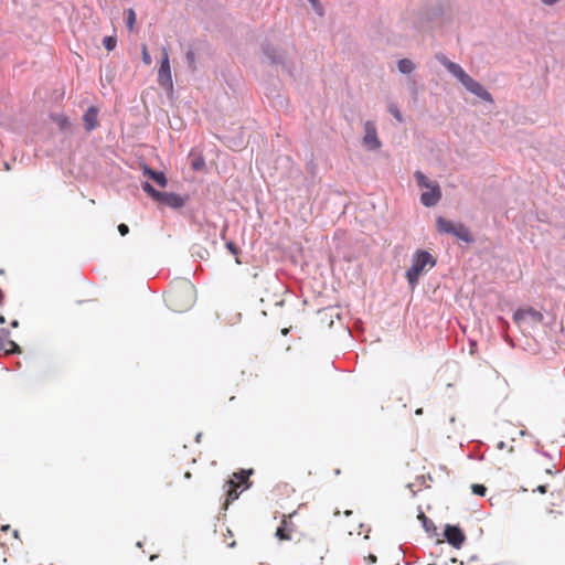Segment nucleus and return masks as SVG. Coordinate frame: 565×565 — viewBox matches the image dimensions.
Returning a JSON list of instances; mask_svg holds the SVG:
<instances>
[{
	"label": "nucleus",
	"mask_w": 565,
	"mask_h": 565,
	"mask_svg": "<svg viewBox=\"0 0 565 565\" xmlns=\"http://www.w3.org/2000/svg\"><path fill=\"white\" fill-rule=\"evenodd\" d=\"M397 68L402 74H411L415 70V64L409 58H402L397 62Z\"/></svg>",
	"instance_id": "2eb2a0df"
},
{
	"label": "nucleus",
	"mask_w": 565,
	"mask_h": 565,
	"mask_svg": "<svg viewBox=\"0 0 565 565\" xmlns=\"http://www.w3.org/2000/svg\"><path fill=\"white\" fill-rule=\"evenodd\" d=\"M204 164H205L204 160L202 158H199L192 162V168H193V170L199 171L204 167Z\"/></svg>",
	"instance_id": "c85d7f7f"
},
{
	"label": "nucleus",
	"mask_w": 565,
	"mask_h": 565,
	"mask_svg": "<svg viewBox=\"0 0 565 565\" xmlns=\"http://www.w3.org/2000/svg\"><path fill=\"white\" fill-rule=\"evenodd\" d=\"M436 258L427 250L417 249L412 256V266L406 270V279L412 288L418 284L419 276L427 268L436 266Z\"/></svg>",
	"instance_id": "f03ea898"
},
{
	"label": "nucleus",
	"mask_w": 565,
	"mask_h": 565,
	"mask_svg": "<svg viewBox=\"0 0 565 565\" xmlns=\"http://www.w3.org/2000/svg\"><path fill=\"white\" fill-rule=\"evenodd\" d=\"M118 232L121 236H125L126 234H128L129 227L126 224L121 223L118 225Z\"/></svg>",
	"instance_id": "7c9ffc66"
},
{
	"label": "nucleus",
	"mask_w": 565,
	"mask_h": 565,
	"mask_svg": "<svg viewBox=\"0 0 565 565\" xmlns=\"http://www.w3.org/2000/svg\"><path fill=\"white\" fill-rule=\"evenodd\" d=\"M415 414H416V415H422V414H423V409H422V408L416 409V411H415Z\"/></svg>",
	"instance_id": "ea45409f"
},
{
	"label": "nucleus",
	"mask_w": 565,
	"mask_h": 565,
	"mask_svg": "<svg viewBox=\"0 0 565 565\" xmlns=\"http://www.w3.org/2000/svg\"><path fill=\"white\" fill-rule=\"evenodd\" d=\"M8 337V330H0V351H4L7 354L20 353V347L14 341L9 340Z\"/></svg>",
	"instance_id": "9b49d317"
},
{
	"label": "nucleus",
	"mask_w": 565,
	"mask_h": 565,
	"mask_svg": "<svg viewBox=\"0 0 565 565\" xmlns=\"http://www.w3.org/2000/svg\"><path fill=\"white\" fill-rule=\"evenodd\" d=\"M135 22H136V13H135L134 9L129 8L127 10V25L130 30L132 29Z\"/></svg>",
	"instance_id": "393cba45"
},
{
	"label": "nucleus",
	"mask_w": 565,
	"mask_h": 565,
	"mask_svg": "<svg viewBox=\"0 0 565 565\" xmlns=\"http://www.w3.org/2000/svg\"><path fill=\"white\" fill-rule=\"evenodd\" d=\"M52 119L58 126V128L61 130L66 131V130L71 129V122H70L68 118L66 116H64L63 114L52 115Z\"/></svg>",
	"instance_id": "dca6fc26"
},
{
	"label": "nucleus",
	"mask_w": 565,
	"mask_h": 565,
	"mask_svg": "<svg viewBox=\"0 0 565 565\" xmlns=\"http://www.w3.org/2000/svg\"><path fill=\"white\" fill-rule=\"evenodd\" d=\"M228 490H227V499L226 502L230 503L234 500H236L239 495V493L236 490V483L234 479H231L227 481Z\"/></svg>",
	"instance_id": "f3484780"
},
{
	"label": "nucleus",
	"mask_w": 565,
	"mask_h": 565,
	"mask_svg": "<svg viewBox=\"0 0 565 565\" xmlns=\"http://www.w3.org/2000/svg\"><path fill=\"white\" fill-rule=\"evenodd\" d=\"M308 1L312 4V7L316 10V12L321 15L322 14V9L320 7L319 0H308Z\"/></svg>",
	"instance_id": "c756f323"
},
{
	"label": "nucleus",
	"mask_w": 565,
	"mask_h": 565,
	"mask_svg": "<svg viewBox=\"0 0 565 565\" xmlns=\"http://www.w3.org/2000/svg\"><path fill=\"white\" fill-rule=\"evenodd\" d=\"M200 438H201V434H198L196 435V441H200Z\"/></svg>",
	"instance_id": "79ce46f5"
},
{
	"label": "nucleus",
	"mask_w": 565,
	"mask_h": 565,
	"mask_svg": "<svg viewBox=\"0 0 565 565\" xmlns=\"http://www.w3.org/2000/svg\"><path fill=\"white\" fill-rule=\"evenodd\" d=\"M497 448L502 450L505 448V443L504 441H499L498 445H497Z\"/></svg>",
	"instance_id": "f704fd0d"
},
{
	"label": "nucleus",
	"mask_w": 565,
	"mask_h": 565,
	"mask_svg": "<svg viewBox=\"0 0 565 565\" xmlns=\"http://www.w3.org/2000/svg\"><path fill=\"white\" fill-rule=\"evenodd\" d=\"M9 529H10V525H8V524L1 526V531H3V532L8 531Z\"/></svg>",
	"instance_id": "c9c22d12"
},
{
	"label": "nucleus",
	"mask_w": 565,
	"mask_h": 565,
	"mask_svg": "<svg viewBox=\"0 0 565 565\" xmlns=\"http://www.w3.org/2000/svg\"><path fill=\"white\" fill-rule=\"evenodd\" d=\"M226 247L233 254H237V252H238V248L236 247V245L233 242H227Z\"/></svg>",
	"instance_id": "2f4dec72"
},
{
	"label": "nucleus",
	"mask_w": 565,
	"mask_h": 565,
	"mask_svg": "<svg viewBox=\"0 0 565 565\" xmlns=\"http://www.w3.org/2000/svg\"><path fill=\"white\" fill-rule=\"evenodd\" d=\"M415 178H416V181L418 183L419 186L422 188H428L430 186L431 184H434L435 182L433 181H429L426 175L424 173H422L420 171H416L415 172Z\"/></svg>",
	"instance_id": "a211bd4d"
},
{
	"label": "nucleus",
	"mask_w": 565,
	"mask_h": 565,
	"mask_svg": "<svg viewBox=\"0 0 565 565\" xmlns=\"http://www.w3.org/2000/svg\"><path fill=\"white\" fill-rule=\"evenodd\" d=\"M18 533H19V532H18L17 530L13 532V534H14V536H15V537H18Z\"/></svg>",
	"instance_id": "37998d69"
},
{
	"label": "nucleus",
	"mask_w": 565,
	"mask_h": 565,
	"mask_svg": "<svg viewBox=\"0 0 565 565\" xmlns=\"http://www.w3.org/2000/svg\"><path fill=\"white\" fill-rule=\"evenodd\" d=\"M193 294H194V287L188 282L183 281L181 287L178 289L177 295L180 297H186L188 301L184 305H178L175 303L174 299H170V306L174 311H184L189 309L192 306L193 302Z\"/></svg>",
	"instance_id": "423d86ee"
},
{
	"label": "nucleus",
	"mask_w": 565,
	"mask_h": 565,
	"mask_svg": "<svg viewBox=\"0 0 565 565\" xmlns=\"http://www.w3.org/2000/svg\"><path fill=\"white\" fill-rule=\"evenodd\" d=\"M441 198V190L438 183H434L427 188V191L420 195V202L426 207L435 206Z\"/></svg>",
	"instance_id": "1a4fd4ad"
},
{
	"label": "nucleus",
	"mask_w": 565,
	"mask_h": 565,
	"mask_svg": "<svg viewBox=\"0 0 565 565\" xmlns=\"http://www.w3.org/2000/svg\"><path fill=\"white\" fill-rule=\"evenodd\" d=\"M542 318H543L542 313L536 311L533 308L518 309L513 313V320L519 324L527 322V321L537 322V321H541Z\"/></svg>",
	"instance_id": "9d476101"
},
{
	"label": "nucleus",
	"mask_w": 565,
	"mask_h": 565,
	"mask_svg": "<svg viewBox=\"0 0 565 565\" xmlns=\"http://www.w3.org/2000/svg\"><path fill=\"white\" fill-rule=\"evenodd\" d=\"M158 82L164 87L172 88L173 86L170 61L167 49H163V56L158 71Z\"/></svg>",
	"instance_id": "0eeeda50"
},
{
	"label": "nucleus",
	"mask_w": 565,
	"mask_h": 565,
	"mask_svg": "<svg viewBox=\"0 0 565 565\" xmlns=\"http://www.w3.org/2000/svg\"><path fill=\"white\" fill-rule=\"evenodd\" d=\"M141 188L156 202L164 204L169 207L181 209L185 204V196H181L180 194L173 192H160L156 190L149 182H143Z\"/></svg>",
	"instance_id": "20e7f679"
},
{
	"label": "nucleus",
	"mask_w": 565,
	"mask_h": 565,
	"mask_svg": "<svg viewBox=\"0 0 565 565\" xmlns=\"http://www.w3.org/2000/svg\"><path fill=\"white\" fill-rule=\"evenodd\" d=\"M103 44L107 51H113L117 45V39L114 36H105Z\"/></svg>",
	"instance_id": "4be33fe9"
},
{
	"label": "nucleus",
	"mask_w": 565,
	"mask_h": 565,
	"mask_svg": "<svg viewBox=\"0 0 565 565\" xmlns=\"http://www.w3.org/2000/svg\"><path fill=\"white\" fill-rule=\"evenodd\" d=\"M18 324H19V322H18L17 320H13V321L11 322V326H12L13 328L18 327Z\"/></svg>",
	"instance_id": "58836bf2"
},
{
	"label": "nucleus",
	"mask_w": 565,
	"mask_h": 565,
	"mask_svg": "<svg viewBox=\"0 0 565 565\" xmlns=\"http://www.w3.org/2000/svg\"><path fill=\"white\" fill-rule=\"evenodd\" d=\"M143 174L152 179L161 188H166L168 184V179L162 171H157L148 166H143Z\"/></svg>",
	"instance_id": "ddd939ff"
},
{
	"label": "nucleus",
	"mask_w": 565,
	"mask_h": 565,
	"mask_svg": "<svg viewBox=\"0 0 565 565\" xmlns=\"http://www.w3.org/2000/svg\"><path fill=\"white\" fill-rule=\"evenodd\" d=\"M4 322H6V319H4V317L1 316L0 317V323H4Z\"/></svg>",
	"instance_id": "a19ab883"
},
{
	"label": "nucleus",
	"mask_w": 565,
	"mask_h": 565,
	"mask_svg": "<svg viewBox=\"0 0 565 565\" xmlns=\"http://www.w3.org/2000/svg\"><path fill=\"white\" fill-rule=\"evenodd\" d=\"M151 56L150 54L148 53V50H147V46L146 45H142V62L146 64V65H149L151 64Z\"/></svg>",
	"instance_id": "bb28decb"
},
{
	"label": "nucleus",
	"mask_w": 565,
	"mask_h": 565,
	"mask_svg": "<svg viewBox=\"0 0 565 565\" xmlns=\"http://www.w3.org/2000/svg\"><path fill=\"white\" fill-rule=\"evenodd\" d=\"M437 231L440 234H448L465 243H473L475 237L470 230L463 223H455L443 216H438L436 220Z\"/></svg>",
	"instance_id": "7ed1b4c3"
},
{
	"label": "nucleus",
	"mask_w": 565,
	"mask_h": 565,
	"mask_svg": "<svg viewBox=\"0 0 565 565\" xmlns=\"http://www.w3.org/2000/svg\"><path fill=\"white\" fill-rule=\"evenodd\" d=\"M263 50H264L265 56L273 64H281L282 66H285V64H284V56H282V54H281V52L279 50H277L276 47H273L270 45L264 46Z\"/></svg>",
	"instance_id": "4468645a"
},
{
	"label": "nucleus",
	"mask_w": 565,
	"mask_h": 565,
	"mask_svg": "<svg viewBox=\"0 0 565 565\" xmlns=\"http://www.w3.org/2000/svg\"><path fill=\"white\" fill-rule=\"evenodd\" d=\"M287 332H288V330H287V329H284V330H282V333H284V334H287Z\"/></svg>",
	"instance_id": "c03bdc74"
},
{
	"label": "nucleus",
	"mask_w": 565,
	"mask_h": 565,
	"mask_svg": "<svg viewBox=\"0 0 565 565\" xmlns=\"http://www.w3.org/2000/svg\"><path fill=\"white\" fill-rule=\"evenodd\" d=\"M536 491L540 493H545L547 491V487L545 484H541L536 488Z\"/></svg>",
	"instance_id": "72a5a7b5"
},
{
	"label": "nucleus",
	"mask_w": 565,
	"mask_h": 565,
	"mask_svg": "<svg viewBox=\"0 0 565 565\" xmlns=\"http://www.w3.org/2000/svg\"><path fill=\"white\" fill-rule=\"evenodd\" d=\"M185 60H186L188 66L192 71H195L196 70V66H195V54H194L193 50H189L185 53Z\"/></svg>",
	"instance_id": "5701e85b"
},
{
	"label": "nucleus",
	"mask_w": 565,
	"mask_h": 565,
	"mask_svg": "<svg viewBox=\"0 0 565 565\" xmlns=\"http://www.w3.org/2000/svg\"><path fill=\"white\" fill-rule=\"evenodd\" d=\"M526 435H527V431H526V430H523V429H522V430H520V431H519V436H526Z\"/></svg>",
	"instance_id": "e433bc0d"
},
{
	"label": "nucleus",
	"mask_w": 565,
	"mask_h": 565,
	"mask_svg": "<svg viewBox=\"0 0 565 565\" xmlns=\"http://www.w3.org/2000/svg\"><path fill=\"white\" fill-rule=\"evenodd\" d=\"M279 540H289L290 537L285 533V529H284V525H280L277 530H276V534H275Z\"/></svg>",
	"instance_id": "cd10ccee"
},
{
	"label": "nucleus",
	"mask_w": 565,
	"mask_h": 565,
	"mask_svg": "<svg viewBox=\"0 0 565 565\" xmlns=\"http://www.w3.org/2000/svg\"><path fill=\"white\" fill-rule=\"evenodd\" d=\"M363 146L367 150L375 151L381 148L382 143L377 137V129L373 121L367 120L364 124Z\"/></svg>",
	"instance_id": "39448f33"
},
{
	"label": "nucleus",
	"mask_w": 565,
	"mask_h": 565,
	"mask_svg": "<svg viewBox=\"0 0 565 565\" xmlns=\"http://www.w3.org/2000/svg\"><path fill=\"white\" fill-rule=\"evenodd\" d=\"M435 58L451 74L469 93L486 103H493L492 95L473 79L459 64L450 61L444 53H436Z\"/></svg>",
	"instance_id": "f257e3e1"
},
{
	"label": "nucleus",
	"mask_w": 565,
	"mask_h": 565,
	"mask_svg": "<svg viewBox=\"0 0 565 565\" xmlns=\"http://www.w3.org/2000/svg\"><path fill=\"white\" fill-rule=\"evenodd\" d=\"M543 4L545 6H554L555 3H557L559 0H540Z\"/></svg>",
	"instance_id": "473e14b6"
},
{
	"label": "nucleus",
	"mask_w": 565,
	"mask_h": 565,
	"mask_svg": "<svg viewBox=\"0 0 565 565\" xmlns=\"http://www.w3.org/2000/svg\"><path fill=\"white\" fill-rule=\"evenodd\" d=\"M252 473V470L245 471L241 470L239 472H235L233 476L235 479H237L242 484H245V489L249 487L247 483L248 476Z\"/></svg>",
	"instance_id": "6ab92c4d"
},
{
	"label": "nucleus",
	"mask_w": 565,
	"mask_h": 565,
	"mask_svg": "<svg viewBox=\"0 0 565 565\" xmlns=\"http://www.w3.org/2000/svg\"><path fill=\"white\" fill-rule=\"evenodd\" d=\"M418 519L423 522V526L427 532L430 531V527H435L433 522L424 514V512L418 514Z\"/></svg>",
	"instance_id": "b1692460"
},
{
	"label": "nucleus",
	"mask_w": 565,
	"mask_h": 565,
	"mask_svg": "<svg viewBox=\"0 0 565 565\" xmlns=\"http://www.w3.org/2000/svg\"><path fill=\"white\" fill-rule=\"evenodd\" d=\"M407 86H408V89L412 94V96L414 98H416L417 94H418V84H417V81L414 78V77H408L407 78Z\"/></svg>",
	"instance_id": "aec40b11"
},
{
	"label": "nucleus",
	"mask_w": 565,
	"mask_h": 565,
	"mask_svg": "<svg viewBox=\"0 0 565 565\" xmlns=\"http://www.w3.org/2000/svg\"><path fill=\"white\" fill-rule=\"evenodd\" d=\"M444 536L446 541L455 548H460L466 540V535L462 530L457 525L447 524L444 530Z\"/></svg>",
	"instance_id": "6e6552de"
},
{
	"label": "nucleus",
	"mask_w": 565,
	"mask_h": 565,
	"mask_svg": "<svg viewBox=\"0 0 565 565\" xmlns=\"http://www.w3.org/2000/svg\"><path fill=\"white\" fill-rule=\"evenodd\" d=\"M83 121L87 131L94 130L98 125V109L95 106H90L83 115Z\"/></svg>",
	"instance_id": "f8f14e48"
},
{
	"label": "nucleus",
	"mask_w": 565,
	"mask_h": 565,
	"mask_svg": "<svg viewBox=\"0 0 565 565\" xmlns=\"http://www.w3.org/2000/svg\"><path fill=\"white\" fill-rule=\"evenodd\" d=\"M471 490L475 494L483 497L487 492V488L483 484H472Z\"/></svg>",
	"instance_id": "a878e982"
},
{
	"label": "nucleus",
	"mask_w": 565,
	"mask_h": 565,
	"mask_svg": "<svg viewBox=\"0 0 565 565\" xmlns=\"http://www.w3.org/2000/svg\"><path fill=\"white\" fill-rule=\"evenodd\" d=\"M369 558H370V561H371L372 563H375V562H376V557H375L374 555H370V557H369Z\"/></svg>",
	"instance_id": "4c0bfd02"
},
{
	"label": "nucleus",
	"mask_w": 565,
	"mask_h": 565,
	"mask_svg": "<svg viewBox=\"0 0 565 565\" xmlns=\"http://www.w3.org/2000/svg\"><path fill=\"white\" fill-rule=\"evenodd\" d=\"M388 111L398 122L403 121L402 113L399 111V109H398L396 104H390L388 105Z\"/></svg>",
	"instance_id": "412c9836"
}]
</instances>
